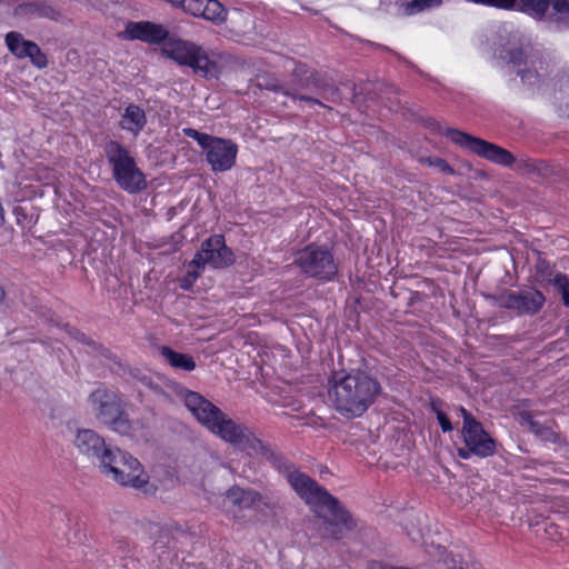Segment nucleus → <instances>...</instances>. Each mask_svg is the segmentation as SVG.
<instances>
[{
  "mask_svg": "<svg viewBox=\"0 0 569 569\" xmlns=\"http://www.w3.org/2000/svg\"><path fill=\"white\" fill-rule=\"evenodd\" d=\"M234 256L226 246L224 238L214 234L201 243L200 250L189 263L190 283H193L206 267L221 269L232 264Z\"/></svg>",
  "mask_w": 569,
  "mask_h": 569,
  "instance_id": "8",
  "label": "nucleus"
},
{
  "mask_svg": "<svg viewBox=\"0 0 569 569\" xmlns=\"http://www.w3.org/2000/svg\"><path fill=\"white\" fill-rule=\"evenodd\" d=\"M437 419L443 432L452 430V426L448 417L442 411H437Z\"/></svg>",
  "mask_w": 569,
  "mask_h": 569,
  "instance_id": "31",
  "label": "nucleus"
},
{
  "mask_svg": "<svg viewBox=\"0 0 569 569\" xmlns=\"http://www.w3.org/2000/svg\"><path fill=\"white\" fill-rule=\"evenodd\" d=\"M295 263L310 277L330 279L337 272L332 253L323 246L310 244L299 250Z\"/></svg>",
  "mask_w": 569,
  "mask_h": 569,
  "instance_id": "10",
  "label": "nucleus"
},
{
  "mask_svg": "<svg viewBox=\"0 0 569 569\" xmlns=\"http://www.w3.org/2000/svg\"><path fill=\"white\" fill-rule=\"evenodd\" d=\"M190 279H191V278L189 277V271H188V272H187V276H186V277L182 279V281H181V288H183V289H189V288L192 286V283H190V282H189V281H190Z\"/></svg>",
  "mask_w": 569,
  "mask_h": 569,
  "instance_id": "35",
  "label": "nucleus"
},
{
  "mask_svg": "<svg viewBox=\"0 0 569 569\" xmlns=\"http://www.w3.org/2000/svg\"><path fill=\"white\" fill-rule=\"evenodd\" d=\"M160 352H161V356L173 368L182 369L186 371H192L196 368V363H194L193 359L188 355L176 352L168 347H162Z\"/></svg>",
  "mask_w": 569,
  "mask_h": 569,
  "instance_id": "24",
  "label": "nucleus"
},
{
  "mask_svg": "<svg viewBox=\"0 0 569 569\" xmlns=\"http://www.w3.org/2000/svg\"><path fill=\"white\" fill-rule=\"evenodd\" d=\"M146 123L144 110L136 104H129L121 116V128L133 136H137L144 128Z\"/></svg>",
  "mask_w": 569,
  "mask_h": 569,
  "instance_id": "20",
  "label": "nucleus"
},
{
  "mask_svg": "<svg viewBox=\"0 0 569 569\" xmlns=\"http://www.w3.org/2000/svg\"><path fill=\"white\" fill-rule=\"evenodd\" d=\"M458 455L462 459H469L471 455H473L472 450L466 446V448H460L458 450Z\"/></svg>",
  "mask_w": 569,
  "mask_h": 569,
  "instance_id": "34",
  "label": "nucleus"
},
{
  "mask_svg": "<svg viewBox=\"0 0 569 569\" xmlns=\"http://www.w3.org/2000/svg\"><path fill=\"white\" fill-rule=\"evenodd\" d=\"M106 156L112 166L114 180L123 190L133 193L146 187L143 173L121 144L110 141L106 146Z\"/></svg>",
  "mask_w": 569,
  "mask_h": 569,
  "instance_id": "6",
  "label": "nucleus"
},
{
  "mask_svg": "<svg viewBox=\"0 0 569 569\" xmlns=\"http://www.w3.org/2000/svg\"><path fill=\"white\" fill-rule=\"evenodd\" d=\"M501 32L508 37L507 42L502 46L505 47V51L508 53L510 61L515 64H520L525 53L522 49H515V46L518 44L521 39L519 32L516 31L511 24H505Z\"/></svg>",
  "mask_w": 569,
  "mask_h": 569,
  "instance_id": "21",
  "label": "nucleus"
},
{
  "mask_svg": "<svg viewBox=\"0 0 569 569\" xmlns=\"http://www.w3.org/2000/svg\"><path fill=\"white\" fill-rule=\"evenodd\" d=\"M567 332L569 333V325L566 327Z\"/></svg>",
  "mask_w": 569,
  "mask_h": 569,
  "instance_id": "39",
  "label": "nucleus"
},
{
  "mask_svg": "<svg viewBox=\"0 0 569 569\" xmlns=\"http://www.w3.org/2000/svg\"><path fill=\"white\" fill-rule=\"evenodd\" d=\"M183 10L214 24H221L227 19V10L218 0H186Z\"/></svg>",
  "mask_w": 569,
  "mask_h": 569,
  "instance_id": "17",
  "label": "nucleus"
},
{
  "mask_svg": "<svg viewBox=\"0 0 569 569\" xmlns=\"http://www.w3.org/2000/svg\"><path fill=\"white\" fill-rule=\"evenodd\" d=\"M520 422L540 439L546 441L556 440L555 432L550 427L543 426L539 421L533 420L529 415H522Z\"/></svg>",
  "mask_w": 569,
  "mask_h": 569,
  "instance_id": "25",
  "label": "nucleus"
},
{
  "mask_svg": "<svg viewBox=\"0 0 569 569\" xmlns=\"http://www.w3.org/2000/svg\"><path fill=\"white\" fill-rule=\"evenodd\" d=\"M66 331H67L70 336H74V338H77V339H78L79 333H78L76 330H73L72 328H69L68 326H66Z\"/></svg>",
  "mask_w": 569,
  "mask_h": 569,
  "instance_id": "36",
  "label": "nucleus"
},
{
  "mask_svg": "<svg viewBox=\"0 0 569 569\" xmlns=\"http://www.w3.org/2000/svg\"><path fill=\"white\" fill-rule=\"evenodd\" d=\"M325 98H326V99H328V100L335 101V98H333V97H332V98H330V97H325Z\"/></svg>",
  "mask_w": 569,
  "mask_h": 569,
  "instance_id": "38",
  "label": "nucleus"
},
{
  "mask_svg": "<svg viewBox=\"0 0 569 569\" xmlns=\"http://www.w3.org/2000/svg\"><path fill=\"white\" fill-rule=\"evenodd\" d=\"M6 43L10 52L17 58H30L31 62L38 68H44L47 66V58L39 46L23 39L19 32L11 31L7 33Z\"/></svg>",
  "mask_w": 569,
  "mask_h": 569,
  "instance_id": "16",
  "label": "nucleus"
},
{
  "mask_svg": "<svg viewBox=\"0 0 569 569\" xmlns=\"http://www.w3.org/2000/svg\"><path fill=\"white\" fill-rule=\"evenodd\" d=\"M442 0H413L409 7L411 13L422 11L430 8L439 7Z\"/></svg>",
  "mask_w": 569,
  "mask_h": 569,
  "instance_id": "28",
  "label": "nucleus"
},
{
  "mask_svg": "<svg viewBox=\"0 0 569 569\" xmlns=\"http://www.w3.org/2000/svg\"><path fill=\"white\" fill-rule=\"evenodd\" d=\"M210 432L249 455H260L267 460L274 458L273 450L259 439L248 426L234 421L226 413Z\"/></svg>",
  "mask_w": 569,
  "mask_h": 569,
  "instance_id": "5",
  "label": "nucleus"
},
{
  "mask_svg": "<svg viewBox=\"0 0 569 569\" xmlns=\"http://www.w3.org/2000/svg\"><path fill=\"white\" fill-rule=\"evenodd\" d=\"M291 99L293 101L299 100L300 102H307L308 104H310V107H313V106L325 107L319 100L307 97V96H298L295 93V94H291Z\"/></svg>",
  "mask_w": 569,
  "mask_h": 569,
  "instance_id": "32",
  "label": "nucleus"
},
{
  "mask_svg": "<svg viewBox=\"0 0 569 569\" xmlns=\"http://www.w3.org/2000/svg\"><path fill=\"white\" fill-rule=\"evenodd\" d=\"M381 386L369 373L355 370L336 372L329 381L328 398L332 407L346 418L362 416L376 401Z\"/></svg>",
  "mask_w": 569,
  "mask_h": 569,
  "instance_id": "1",
  "label": "nucleus"
},
{
  "mask_svg": "<svg viewBox=\"0 0 569 569\" xmlns=\"http://www.w3.org/2000/svg\"><path fill=\"white\" fill-rule=\"evenodd\" d=\"M499 302L502 307L513 309L519 313H536L543 306L545 297L537 290L523 293L506 291L500 295Z\"/></svg>",
  "mask_w": 569,
  "mask_h": 569,
  "instance_id": "15",
  "label": "nucleus"
},
{
  "mask_svg": "<svg viewBox=\"0 0 569 569\" xmlns=\"http://www.w3.org/2000/svg\"><path fill=\"white\" fill-rule=\"evenodd\" d=\"M182 131L203 149L206 160L213 171H228L234 166L238 146L233 141L201 133L192 128H184Z\"/></svg>",
  "mask_w": 569,
  "mask_h": 569,
  "instance_id": "7",
  "label": "nucleus"
},
{
  "mask_svg": "<svg viewBox=\"0 0 569 569\" xmlns=\"http://www.w3.org/2000/svg\"><path fill=\"white\" fill-rule=\"evenodd\" d=\"M550 6L559 18L569 17V0H550Z\"/></svg>",
  "mask_w": 569,
  "mask_h": 569,
  "instance_id": "29",
  "label": "nucleus"
},
{
  "mask_svg": "<svg viewBox=\"0 0 569 569\" xmlns=\"http://www.w3.org/2000/svg\"><path fill=\"white\" fill-rule=\"evenodd\" d=\"M463 417L462 438L465 445L478 457H488L495 452L493 439L483 430L482 426L465 408H460Z\"/></svg>",
  "mask_w": 569,
  "mask_h": 569,
  "instance_id": "11",
  "label": "nucleus"
},
{
  "mask_svg": "<svg viewBox=\"0 0 569 569\" xmlns=\"http://www.w3.org/2000/svg\"><path fill=\"white\" fill-rule=\"evenodd\" d=\"M100 470L120 486L131 487L144 493L157 491V486L150 482V477L140 461L118 448H113L111 455L102 460Z\"/></svg>",
  "mask_w": 569,
  "mask_h": 569,
  "instance_id": "4",
  "label": "nucleus"
},
{
  "mask_svg": "<svg viewBox=\"0 0 569 569\" xmlns=\"http://www.w3.org/2000/svg\"><path fill=\"white\" fill-rule=\"evenodd\" d=\"M426 162L430 167H435V168L439 169L441 172L453 173V170L451 169V167L443 159H440V158H428L426 160Z\"/></svg>",
  "mask_w": 569,
  "mask_h": 569,
  "instance_id": "30",
  "label": "nucleus"
},
{
  "mask_svg": "<svg viewBox=\"0 0 569 569\" xmlns=\"http://www.w3.org/2000/svg\"><path fill=\"white\" fill-rule=\"evenodd\" d=\"M89 405L96 418L110 429L124 412L119 397L102 388H98L90 395Z\"/></svg>",
  "mask_w": 569,
  "mask_h": 569,
  "instance_id": "12",
  "label": "nucleus"
},
{
  "mask_svg": "<svg viewBox=\"0 0 569 569\" xmlns=\"http://www.w3.org/2000/svg\"><path fill=\"white\" fill-rule=\"evenodd\" d=\"M168 34V30L164 27L149 21L130 22L124 29L126 38L149 43L164 42L169 39Z\"/></svg>",
  "mask_w": 569,
  "mask_h": 569,
  "instance_id": "18",
  "label": "nucleus"
},
{
  "mask_svg": "<svg viewBox=\"0 0 569 569\" xmlns=\"http://www.w3.org/2000/svg\"><path fill=\"white\" fill-rule=\"evenodd\" d=\"M445 555H446V549H445V548H442V547H440V546H438V547L436 548V552H435V555H433V556L438 557L440 560H442V561H443L446 565H448V566H449L450 563H453V562H455V561H453V559H450V560H449L447 556L445 557Z\"/></svg>",
  "mask_w": 569,
  "mask_h": 569,
  "instance_id": "33",
  "label": "nucleus"
},
{
  "mask_svg": "<svg viewBox=\"0 0 569 569\" xmlns=\"http://www.w3.org/2000/svg\"><path fill=\"white\" fill-rule=\"evenodd\" d=\"M182 399L184 406L196 420L209 431L212 430L214 425L218 423L224 415L217 406L198 392L186 390L182 393Z\"/></svg>",
  "mask_w": 569,
  "mask_h": 569,
  "instance_id": "13",
  "label": "nucleus"
},
{
  "mask_svg": "<svg viewBox=\"0 0 569 569\" xmlns=\"http://www.w3.org/2000/svg\"><path fill=\"white\" fill-rule=\"evenodd\" d=\"M259 500V495L252 490L233 487L227 491L224 503H231L240 508H249Z\"/></svg>",
  "mask_w": 569,
  "mask_h": 569,
  "instance_id": "22",
  "label": "nucleus"
},
{
  "mask_svg": "<svg viewBox=\"0 0 569 569\" xmlns=\"http://www.w3.org/2000/svg\"><path fill=\"white\" fill-rule=\"evenodd\" d=\"M530 64H531L530 68L519 70L518 74L520 76L521 81L523 83L532 86V84H536L540 80V78L543 77V74H540L538 72L535 59H532V58L530 59Z\"/></svg>",
  "mask_w": 569,
  "mask_h": 569,
  "instance_id": "27",
  "label": "nucleus"
},
{
  "mask_svg": "<svg viewBox=\"0 0 569 569\" xmlns=\"http://www.w3.org/2000/svg\"><path fill=\"white\" fill-rule=\"evenodd\" d=\"M163 56L180 66L190 67L194 73L204 78H218L221 72L223 57L216 51L206 49L194 42L180 38L167 39L161 48Z\"/></svg>",
  "mask_w": 569,
  "mask_h": 569,
  "instance_id": "3",
  "label": "nucleus"
},
{
  "mask_svg": "<svg viewBox=\"0 0 569 569\" xmlns=\"http://www.w3.org/2000/svg\"><path fill=\"white\" fill-rule=\"evenodd\" d=\"M111 430L119 433L120 436L128 437L136 441L147 439L148 437L144 423L139 419H129L124 412L118 419Z\"/></svg>",
  "mask_w": 569,
  "mask_h": 569,
  "instance_id": "19",
  "label": "nucleus"
},
{
  "mask_svg": "<svg viewBox=\"0 0 569 569\" xmlns=\"http://www.w3.org/2000/svg\"><path fill=\"white\" fill-rule=\"evenodd\" d=\"M73 445L80 455L87 457L92 462H97L99 468L102 465V460H106L113 449L107 446L103 437L91 429H78Z\"/></svg>",
  "mask_w": 569,
  "mask_h": 569,
  "instance_id": "14",
  "label": "nucleus"
},
{
  "mask_svg": "<svg viewBox=\"0 0 569 569\" xmlns=\"http://www.w3.org/2000/svg\"><path fill=\"white\" fill-rule=\"evenodd\" d=\"M4 300V290H3V287L0 284V305L3 302Z\"/></svg>",
  "mask_w": 569,
  "mask_h": 569,
  "instance_id": "37",
  "label": "nucleus"
},
{
  "mask_svg": "<svg viewBox=\"0 0 569 569\" xmlns=\"http://www.w3.org/2000/svg\"><path fill=\"white\" fill-rule=\"evenodd\" d=\"M14 12L18 17H44L57 19L59 16L52 7L40 2L21 4L16 8Z\"/></svg>",
  "mask_w": 569,
  "mask_h": 569,
  "instance_id": "23",
  "label": "nucleus"
},
{
  "mask_svg": "<svg viewBox=\"0 0 569 569\" xmlns=\"http://www.w3.org/2000/svg\"><path fill=\"white\" fill-rule=\"evenodd\" d=\"M445 134L457 146L496 164L509 167L515 161V157L508 150L460 130L447 128Z\"/></svg>",
  "mask_w": 569,
  "mask_h": 569,
  "instance_id": "9",
  "label": "nucleus"
},
{
  "mask_svg": "<svg viewBox=\"0 0 569 569\" xmlns=\"http://www.w3.org/2000/svg\"><path fill=\"white\" fill-rule=\"evenodd\" d=\"M287 480L295 492L309 505L316 513L325 518L332 526V529L329 531L330 535H337V528L348 523V512L339 505L335 497L309 476L299 470H290L287 472Z\"/></svg>",
  "mask_w": 569,
  "mask_h": 569,
  "instance_id": "2",
  "label": "nucleus"
},
{
  "mask_svg": "<svg viewBox=\"0 0 569 569\" xmlns=\"http://www.w3.org/2000/svg\"><path fill=\"white\" fill-rule=\"evenodd\" d=\"M550 282L561 293L565 306L569 308V278L566 274L557 273Z\"/></svg>",
  "mask_w": 569,
  "mask_h": 569,
  "instance_id": "26",
  "label": "nucleus"
}]
</instances>
